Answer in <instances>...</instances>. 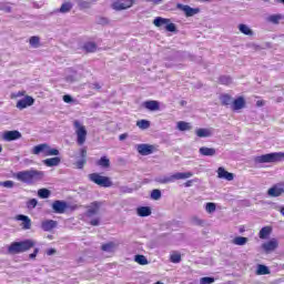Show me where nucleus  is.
Wrapping results in <instances>:
<instances>
[{
  "mask_svg": "<svg viewBox=\"0 0 284 284\" xmlns=\"http://www.w3.org/2000/svg\"><path fill=\"white\" fill-rule=\"evenodd\" d=\"M151 199L153 201H159L161 199V190L159 189H154L152 192H151Z\"/></svg>",
  "mask_w": 284,
  "mask_h": 284,
  "instance_id": "obj_47",
  "label": "nucleus"
},
{
  "mask_svg": "<svg viewBox=\"0 0 284 284\" xmlns=\"http://www.w3.org/2000/svg\"><path fill=\"white\" fill-rule=\"evenodd\" d=\"M2 187L12 189V187H14V182L10 181V180L4 181V182H2Z\"/></svg>",
  "mask_w": 284,
  "mask_h": 284,
  "instance_id": "obj_53",
  "label": "nucleus"
},
{
  "mask_svg": "<svg viewBox=\"0 0 284 284\" xmlns=\"http://www.w3.org/2000/svg\"><path fill=\"white\" fill-rule=\"evenodd\" d=\"M171 263H181V254L179 253H173L171 255Z\"/></svg>",
  "mask_w": 284,
  "mask_h": 284,
  "instance_id": "obj_49",
  "label": "nucleus"
},
{
  "mask_svg": "<svg viewBox=\"0 0 284 284\" xmlns=\"http://www.w3.org/2000/svg\"><path fill=\"white\" fill-rule=\"evenodd\" d=\"M214 281V277H202L200 278V284H212Z\"/></svg>",
  "mask_w": 284,
  "mask_h": 284,
  "instance_id": "obj_50",
  "label": "nucleus"
},
{
  "mask_svg": "<svg viewBox=\"0 0 284 284\" xmlns=\"http://www.w3.org/2000/svg\"><path fill=\"white\" fill-rule=\"evenodd\" d=\"M72 8H74L72 2H64V3L61 4L58 12H60L61 14H68V12H70L72 10Z\"/></svg>",
  "mask_w": 284,
  "mask_h": 284,
  "instance_id": "obj_28",
  "label": "nucleus"
},
{
  "mask_svg": "<svg viewBox=\"0 0 284 284\" xmlns=\"http://www.w3.org/2000/svg\"><path fill=\"white\" fill-rule=\"evenodd\" d=\"M77 2L80 10H89V8H92V2L85 1V0H73Z\"/></svg>",
  "mask_w": 284,
  "mask_h": 284,
  "instance_id": "obj_32",
  "label": "nucleus"
},
{
  "mask_svg": "<svg viewBox=\"0 0 284 284\" xmlns=\"http://www.w3.org/2000/svg\"><path fill=\"white\" fill-rule=\"evenodd\" d=\"M47 254H48V256H52V255L57 254V250L50 248L47 251Z\"/></svg>",
  "mask_w": 284,
  "mask_h": 284,
  "instance_id": "obj_59",
  "label": "nucleus"
},
{
  "mask_svg": "<svg viewBox=\"0 0 284 284\" xmlns=\"http://www.w3.org/2000/svg\"><path fill=\"white\" fill-rule=\"evenodd\" d=\"M153 26H155V28H165L168 32H176V24L170 22L168 18L156 17L153 20Z\"/></svg>",
  "mask_w": 284,
  "mask_h": 284,
  "instance_id": "obj_6",
  "label": "nucleus"
},
{
  "mask_svg": "<svg viewBox=\"0 0 284 284\" xmlns=\"http://www.w3.org/2000/svg\"><path fill=\"white\" fill-rule=\"evenodd\" d=\"M101 205H103V202L94 201L90 205L87 206L85 216L88 219H92V216H97L99 214V211L101 210Z\"/></svg>",
  "mask_w": 284,
  "mask_h": 284,
  "instance_id": "obj_8",
  "label": "nucleus"
},
{
  "mask_svg": "<svg viewBox=\"0 0 284 284\" xmlns=\"http://www.w3.org/2000/svg\"><path fill=\"white\" fill-rule=\"evenodd\" d=\"M125 139H128V133H123L119 136L120 141H125Z\"/></svg>",
  "mask_w": 284,
  "mask_h": 284,
  "instance_id": "obj_62",
  "label": "nucleus"
},
{
  "mask_svg": "<svg viewBox=\"0 0 284 284\" xmlns=\"http://www.w3.org/2000/svg\"><path fill=\"white\" fill-rule=\"evenodd\" d=\"M138 216H150L152 214V209L150 206H140L136 209Z\"/></svg>",
  "mask_w": 284,
  "mask_h": 284,
  "instance_id": "obj_25",
  "label": "nucleus"
},
{
  "mask_svg": "<svg viewBox=\"0 0 284 284\" xmlns=\"http://www.w3.org/2000/svg\"><path fill=\"white\" fill-rule=\"evenodd\" d=\"M176 8L178 10H181L182 12H184L185 17H194V14H199V12H201L199 8H192L183 3H178Z\"/></svg>",
  "mask_w": 284,
  "mask_h": 284,
  "instance_id": "obj_12",
  "label": "nucleus"
},
{
  "mask_svg": "<svg viewBox=\"0 0 284 284\" xmlns=\"http://www.w3.org/2000/svg\"><path fill=\"white\" fill-rule=\"evenodd\" d=\"M194 176V173L192 172H178L171 176H159L155 179L156 183L161 184H168V183H174V181H183L185 179H192Z\"/></svg>",
  "mask_w": 284,
  "mask_h": 284,
  "instance_id": "obj_3",
  "label": "nucleus"
},
{
  "mask_svg": "<svg viewBox=\"0 0 284 284\" xmlns=\"http://www.w3.org/2000/svg\"><path fill=\"white\" fill-rule=\"evenodd\" d=\"M144 108L146 110H150L151 112H156V110H160L159 101L156 100H149L144 102Z\"/></svg>",
  "mask_w": 284,
  "mask_h": 284,
  "instance_id": "obj_22",
  "label": "nucleus"
},
{
  "mask_svg": "<svg viewBox=\"0 0 284 284\" xmlns=\"http://www.w3.org/2000/svg\"><path fill=\"white\" fill-rule=\"evenodd\" d=\"M93 88L95 89V90H101V84H99V83H93Z\"/></svg>",
  "mask_w": 284,
  "mask_h": 284,
  "instance_id": "obj_63",
  "label": "nucleus"
},
{
  "mask_svg": "<svg viewBox=\"0 0 284 284\" xmlns=\"http://www.w3.org/2000/svg\"><path fill=\"white\" fill-rule=\"evenodd\" d=\"M217 179H225V181H234V173L227 172L225 168L217 169Z\"/></svg>",
  "mask_w": 284,
  "mask_h": 284,
  "instance_id": "obj_17",
  "label": "nucleus"
},
{
  "mask_svg": "<svg viewBox=\"0 0 284 284\" xmlns=\"http://www.w3.org/2000/svg\"><path fill=\"white\" fill-rule=\"evenodd\" d=\"M222 105H233L234 99L230 94H223L220 97Z\"/></svg>",
  "mask_w": 284,
  "mask_h": 284,
  "instance_id": "obj_33",
  "label": "nucleus"
},
{
  "mask_svg": "<svg viewBox=\"0 0 284 284\" xmlns=\"http://www.w3.org/2000/svg\"><path fill=\"white\" fill-rule=\"evenodd\" d=\"M247 48H251L252 50H261V45L256 44V43H248Z\"/></svg>",
  "mask_w": 284,
  "mask_h": 284,
  "instance_id": "obj_57",
  "label": "nucleus"
},
{
  "mask_svg": "<svg viewBox=\"0 0 284 284\" xmlns=\"http://www.w3.org/2000/svg\"><path fill=\"white\" fill-rule=\"evenodd\" d=\"M245 98L239 97L237 99L233 100L232 110H243L245 108Z\"/></svg>",
  "mask_w": 284,
  "mask_h": 284,
  "instance_id": "obj_23",
  "label": "nucleus"
},
{
  "mask_svg": "<svg viewBox=\"0 0 284 284\" xmlns=\"http://www.w3.org/2000/svg\"><path fill=\"white\" fill-rule=\"evenodd\" d=\"M51 207H52L54 214H65V211L68 210V202L61 201V200H55L51 204Z\"/></svg>",
  "mask_w": 284,
  "mask_h": 284,
  "instance_id": "obj_10",
  "label": "nucleus"
},
{
  "mask_svg": "<svg viewBox=\"0 0 284 284\" xmlns=\"http://www.w3.org/2000/svg\"><path fill=\"white\" fill-rule=\"evenodd\" d=\"M89 181L95 183V185H99L100 187H112V180L99 173L89 174Z\"/></svg>",
  "mask_w": 284,
  "mask_h": 284,
  "instance_id": "obj_5",
  "label": "nucleus"
},
{
  "mask_svg": "<svg viewBox=\"0 0 284 284\" xmlns=\"http://www.w3.org/2000/svg\"><path fill=\"white\" fill-rule=\"evenodd\" d=\"M284 19V16L281 14V13H277V14H272L267 18V21L270 23H274L275 26H278V23H281V21H283Z\"/></svg>",
  "mask_w": 284,
  "mask_h": 284,
  "instance_id": "obj_29",
  "label": "nucleus"
},
{
  "mask_svg": "<svg viewBox=\"0 0 284 284\" xmlns=\"http://www.w3.org/2000/svg\"><path fill=\"white\" fill-rule=\"evenodd\" d=\"M37 254H39V248H34L33 253L29 255V258L34 260L37 258Z\"/></svg>",
  "mask_w": 284,
  "mask_h": 284,
  "instance_id": "obj_58",
  "label": "nucleus"
},
{
  "mask_svg": "<svg viewBox=\"0 0 284 284\" xmlns=\"http://www.w3.org/2000/svg\"><path fill=\"white\" fill-rule=\"evenodd\" d=\"M256 274H257V276H265V275L270 274V267H267L263 264H260L257 266Z\"/></svg>",
  "mask_w": 284,
  "mask_h": 284,
  "instance_id": "obj_34",
  "label": "nucleus"
},
{
  "mask_svg": "<svg viewBox=\"0 0 284 284\" xmlns=\"http://www.w3.org/2000/svg\"><path fill=\"white\" fill-rule=\"evenodd\" d=\"M205 210L209 214H212V213L216 212V204L213 202H209V203H206Z\"/></svg>",
  "mask_w": 284,
  "mask_h": 284,
  "instance_id": "obj_46",
  "label": "nucleus"
},
{
  "mask_svg": "<svg viewBox=\"0 0 284 284\" xmlns=\"http://www.w3.org/2000/svg\"><path fill=\"white\" fill-rule=\"evenodd\" d=\"M199 153L201 156H216V149L202 146L200 148Z\"/></svg>",
  "mask_w": 284,
  "mask_h": 284,
  "instance_id": "obj_21",
  "label": "nucleus"
},
{
  "mask_svg": "<svg viewBox=\"0 0 284 284\" xmlns=\"http://www.w3.org/2000/svg\"><path fill=\"white\" fill-rule=\"evenodd\" d=\"M34 247V242L32 240H24L20 242H12L8 246V254H23Z\"/></svg>",
  "mask_w": 284,
  "mask_h": 284,
  "instance_id": "obj_2",
  "label": "nucleus"
},
{
  "mask_svg": "<svg viewBox=\"0 0 284 284\" xmlns=\"http://www.w3.org/2000/svg\"><path fill=\"white\" fill-rule=\"evenodd\" d=\"M29 43L32 48H39V45H41V39L37 36H33L29 39Z\"/></svg>",
  "mask_w": 284,
  "mask_h": 284,
  "instance_id": "obj_38",
  "label": "nucleus"
},
{
  "mask_svg": "<svg viewBox=\"0 0 284 284\" xmlns=\"http://www.w3.org/2000/svg\"><path fill=\"white\" fill-rule=\"evenodd\" d=\"M83 50H85V52H94L97 50V43L85 42L83 45Z\"/></svg>",
  "mask_w": 284,
  "mask_h": 284,
  "instance_id": "obj_39",
  "label": "nucleus"
},
{
  "mask_svg": "<svg viewBox=\"0 0 284 284\" xmlns=\"http://www.w3.org/2000/svg\"><path fill=\"white\" fill-rule=\"evenodd\" d=\"M191 223H192L193 225H203V220L199 219L197 216H193V217L191 219Z\"/></svg>",
  "mask_w": 284,
  "mask_h": 284,
  "instance_id": "obj_51",
  "label": "nucleus"
},
{
  "mask_svg": "<svg viewBox=\"0 0 284 284\" xmlns=\"http://www.w3.org/2000/svg\"><path fill=\"white\" fill-rule=\"evenodd\" d=\"M239 30L246 37H254V31L247 27V24H239Z\"/></svg>",
  "mask_w": 284,
  "mask_h": 284,
  "instance_id": "obj_30",
  "label": "nucleus"
},
{
  "mask_svg": "<svg viewBox=\"0 0 284 284\" xmlns=\"http://www.w3.org/2000/svg\"><path fill=\"white\" fill-rule=\"evenodd\" d=\"M47 149H48V144H45V143L39 144V145H36V146L33 148L32 153H33V154H41V152H43V154H45Z\"/></svg>",
  "mask_w": 284,
  "mask_h": 284,
  "instance_id": "obj_35",
  "label": "nucleus"
},
{
  "mask_svg": "<svg viewBox=\"0 0 284 284\" xmlns=\"http://www.w3.org/2000/svg\"><path fill=\"white\" fill-rule=\"evenodd\" d=\"M277 247H278V240L276 239H273L262 244V248L264 250V252H266V254H270V252H274V250H276Z\"/></svg>",
  "mask_w": 284,
  "mask_h": 284,
  "instance_id": "obj_16",
  "label": "nucleus"
},
{
  "mask_svg": "<svg viewBox=\"0 0 284 284\" xmlns=\"http://www.w3.org/2000/svg\"><path fill=\"white\" fill-rule=\"evenodd\" d=\"M192 183H194V180H189L184 183L185 187H192Z\"/></svg>",
  "mask_w": 284,
  "mask_h": 284,
  "instance_id": "obj_60",
  "label": "nucleus"
},
{
  "mask_svg": "<svg viewBox=\"0 0 284 284\" xmlns=\"http://www.w3.org/2000/svg\"><path fill=\"white\" fill-rule=\"evenodd\" d=\"M13 176L17 179V181H20V183L32 185L33 183H37V181H41V179L44 176V173L42 171L31 169L27 171H19Z\"/></svg>",
  "mask_w": 284,
  "mask_h": 284,
  "instance_id": "obj_1",
  "label": "nucleus"
},
{
  "mask_svg": "<svg viewBox=\"0 0 284 284\" xmlns=\"http://www.w3.org/2000/svg\"><path fill=\"white\" fill-rule=\"evenodd\" d=\"M195 134L200 139H207V138L212 136V130H210V129H197L195 131Z\"/></svg>",
  "mask_w": 284,
  "mask_h": 284,
  "instance_id": "obj_26",
  "label": "nucleus"
},
{
  "mask_svg": "<svg viewBox=\"0 0 284 284\" xmlns=\"http://www.w3.org/2000/svg\"><path fill=\"white\" fill-rule=\"evenodd\" d=\"M64 103H74V98L72 95L65 94L63 95Z\"/></svg>",
  "mask_w": 284,
  "mask_h": 284,
  "instance_id": "obj_54",
  "label": "nucleus"
},
{
  "mask_svg": "<svg viewBox=\"0 0 284 284\" xmlns=\"http://www.w3.org/2000/svg\"><path fill=\"white\" fill-rule=\"evenodd\" d=\"M30 105H34V98L30 95L17 102L18 110H26V108H30Z\"/></svg>",
  "mask_w": 284,
  "mask_h": 284,
  "instance_id": "obj_15",
  "label": "nucleus"
},
{
  "mask_svg": "<svg viewBox=\"0 0 284 284\" xmlns=\"http://www.w3.org/2000/svg\"><path fill=\"white\" fill-rule=\"evenodd\" d=\"M148 3H153V6H161V3H163V1L165 0H144Z\"/></svg>",
  "mask_w": 284,
  "mask_h": 284,
  "instance_id": "obj_56",
  "label": "nucleus"
},
{
  "mask_svg": "<svg viewBox=\"0 0 284 284\" xmlns=\"http://www.w3.org/2000/svg\"><path fill=\"white\" fill-rule=\"evenodd\" d=\"M21 132H19L18 130H13V131H6L2 135L3 141H19V139H21Z\"/></svg>",
  "mask_w": 284,
  "mask_h": 284,
  "instance_id": "obj_14",
  "label": "nucleus"
},
{
  "mask_svg": "<svg viewBox=\"0 0 284 284\" xmlns=\"http://www.w3.org/2000/svg\"><path fill=\"white\" fill-rule=\"evenodd\" d=\"M50 194H52V193H51L50 190H48V189H40V190L38 191V196H39L40 199H50Z\"/></svg>",
  "mask_w": 284,
  "mask_h": 284,
  "instance_id": "obj_41",
  "label": "nucleus"
},
{
  "mask_svg": "<svg viewBox=\"0 0 284 284\" xmlns=\"http://www.w3.org/2000/svg\"><path fill=\"white\" fill-rule=\"evenodd\" d=\"M17 221H21V227L22 230H31L32 227V220H30L28 217V215H23V214H20V215H17Z\"/></svg>",
  "mask_w": 284,
  "mask_h": 284,
  "instance_id": "obj_18",
  "label": "nucleus"
},
{
  "mask_svg": "<svg viewBox=\"0 0 284 284\" xmlns=\"http://www.w3.org/2000/svg\"><path fill=\"white\" fill-rule=\"evenodd\" d=\"M219 81L222 85H230L232 83V78L230 75H221Z\"/></svg>",
  "mask_w": 284,
  "mask_h": 284,
  "instance_id": "obj_44",
  "label": "nucleus"
},
{
  "mask_svg": "<svg viewBox=\"0 0 284 284\" xmlns=\"http://www.w3.org/2000/svg\"><path fill=\"white\" fill-rule=\"evenodd\" d=\"M155 284H163V282H156Z\"/></svg>",
  "mask_w": 284,
  "mask_h": 284,
  "instance_id": "obj_64",
  "label": "nucleus"
},
{
  "mask_svg": "<svg viewBox=\"0 0 284 284\" xmlns=\"http://www.w3.org/2000/svg\"><path fill=\"white\" fill-rule=\"evenodd\" d=\"M284 161L283 152L266 153L254 158V163H281Z\"/></svg>",
  "mask_w": 284,
  "mask_h": 284,
  "instance_id": "obj_4",
  "label": "nucleus"
},
{
  "mask_svg": "<svg viewBox=\"0 0 284 284\" xmlns=\"http://www.w3.org/2000/svg\"><path fill=\"white\" fill-rule=\"evenodd\" d=\"M80 156L81 159L75 162V166L78 170H83L85 168V163H88V149L82 148L80 150Z\"/></svg>",
  "mask_w": 284,
  "mask_h": 284,
  "instance_id": "obj_13",
  "label": "nucleus"
},
{
  "mask_svg": "<svg viewBox=\"0 0 284 284\" xmlns=\"http://www.w3.org/2000/svg\"><path fill=\"white\" fill-rule=\"evenodd\" d=\"M74 126L77 128V143L78 145H83V143H85V139H88V131L85 130V126H81V123H79V121L74 122Z\"/></svg>",
  "mask_w": 284,
  "mask_h": 284,
  "instance_id": "obj_7",
  "label": "nucleus"
},
{
  "mask_svg": "<svg viewBox=\"0 0 284 284\" xmlns=\"http://www.w3.org/2000/svg\"><path fill=\"white\" fill-rule=\"evenodd\" d=\"M39 204V201H37V199H31L29 200V202L27 203V207L29 210H34V207H37V205Z\"/></svg>",
  "mask_w": 284,
  "mask_h": 284,
  "instance_id": "obj_48",
  "label": "nucleus"
},
{
  "mask_svg": "<svg viewBox=\"0 0 284 284\" xmlns=\"http://www.w3.org/2000/svg\"><path fill=\"white\" fill-rule=\"evenodd\" d=\"M134 6V0H116L112 3L113 10H128Z\"/></svg>",
  "mask_w": 284,
  "mask_h": 284,
  "instance_id": "obj_11",
  "label": "nucleus"
},
{
  "mask_svg": "<svg viewBox=\"0 0 284 284\" xmlns=\"http://www.w3.org/2000/svg\"><path fill=\"white\" fill-rule=\"evenodd\" d=\"M116 247H119V244H116V242H108L101 245L102 252H108L109 254L114 252Z\"/></svg>",
  "mask_w": 284,
  "mask_h": 284,
  "instance_id": "obj_24",
  "label": "nucleus"
},
{
  "mask_svg": "<svg viewBox=\"0 0 284 284\" xmlns=\"http://www.w3.org/2000/svg\"><path fill=\"white\" fill-rule=\"evenodd\" d=\"M45 156H59V151L57 149L50 148V145L47 144Z\"/></svg>",
  "mask_w": 284,
  "mask_h": 284,
  "instance_id": "obj_45",
  "label": "nucleus"
},
{
  "mask_svg": "<svg viewBox=\"0 0 284 284\" xmlns=\"http://www.w3.org/2000/svg\"><path fill=\"white\" fill-rule=\"evenodd\" d=\"M247 237H243V236H236L234 240H233V244L234 245H246L247 244Z\"/></svg>",
  "mask_w": 284,
  "mask_h": 284,
  "instance_id": "obj_42",
  "label": "nucleus"
},
{
  "mask_svg": "<svg viewBox=\"0 0 284 284\" xmlns=\"http://www.w3.org/2000/svg\"><path fill=\"white\" fill-rule=\"evenodd\" d=\"M58 223L54 220H47L41 223L43 232H52L57 227Z\"/></svg>",
  "mask_w": 284,
  "mask_h": 284,
  "instance_id": "obj_20",
  "label": "nucleus"
},
{
  "mask_svg": "<svg viewBox=\"0 0 284 284\" xmlns=\"http://www.w3.org/2000/svg\"><path fill=\"white\" fill-rule=\"evenodd\" d=\"M138 128H140V130H148V128H150V121L148 120H140L136 122Z\"/></svg>",
  "mask_w": 284,
  "mask_h": 284,
  "instance_id": "obj_43",
  "label": "nucleus"
},
{
  "mask_svg": "<svg viewBox=\"0 0 284 284\" xmlns=\"http://www.w3.org/2000/svg\"><path fill=\"white\" fill-rule=\"evenodd\" d=\"M136 150L141 156H150V154H154L156 152V145L153 144H139Z\"/></svg>",
  "mask_w": 284,
  "mask_h": 284,
  "instance_id": "obj_9",
  "label": "nucleus"
},
{
  "mask_svg": "<svg viewBox=\"0 0 284 284\" xmlns=\"http://www.w3.org/2000/svg\"><path fill=\"white\" fill-rule=\"evenodd\" d=\"M272 234V229L270 226H264L260 231V239H267Z\"/></svg>",
  "mask_w": 284,
  "mask_h": 284,
  "instance_id": "obj_36",
  "label": "nucleus"
},
{
  "mask_svg": "<svg viewBox=\"0 0 284 284\" xmlns=\"http://www.w3.org/2000/svg\"><path fill=\"white\" fill-rule=\"evenodd\" d=\"M134 261L135 263H138L139 265H148V257H145L144 255H135L134 256Z\"/></svg>",
  "mask_w": 284,
  "mask_h": 284,
  "instance_id": "obj_40",
  "label": "nucleus"
},
{
  "mask_svg": "<svg viewBox=\"0 0 284 284\" xmlns=\"http://www.w3.org/2000/svg\"><path fill=\"white\" fill-rule=\"evenodd\" d=\"M268 196H281V194H284V189L281 184H276L273 187L268 189L267 191Z\"/></svg>",
  "mask_w": 284,
  "mask_h": 284,
  "instance_id": "obj_19",
  "label": "nucleus"
},
{
  "mask_svg": "<svg viewBox=\"0 0 284 284\" xmlns=\"http://www.w3.org/2000/svg\"><path fill=\"white\" fill-rule=\"evenodd\" d=\"M97 165L100 168H110V159L108 156H102L98 162Z\"/></svg>",
  "mask_w": 284,
  "mask_h": 284,
  "instance_id": "obj_37",
  "label": "nucleus"
},
{
  "mask_svg": "<svg viewBox=\"0 0 284 284\" xmlns=\"http://www.w3.org/2000/svg\"><path fill=\"white\" fill-rule=\"evenodd\" d=\"M178 130H180V132H187L192 130V124H190V122L180 121L178 122Z\"/></svg>",
  "mask_w": 284,
  "mask_h": 284,
  "instance_id": "obj_31",
  "label": "nucleus"
},
{
  "mask_svg": "<svg viewBox=\"0 0 284 284\" xmlns=\"http://www.w3.org/2000/svg\"><path fill=\"white\" fill-rule=\"evenodd\" d=\"M0 10H2V12H7V13H10L12 12V7L8 6V4H1L0 3Z\"/></svg>",
  "mask_w": 284,
  "mask_h": 284,
  "instance_id": "obj_52",
  "label": "nucleus"
},
{
  "mask_svg": "<svg viewBox=\"0 0 284 284\" xmlns=\"http://www.w3.org/2000/svg\"><path fill=\"white\" fill-rule=\"evenodd\" d=\"M90 225H93V227H97V226L101 225V220L99 217L93 219L90 221Z\"/></svg>",
  "mask_w": 284,
  "mask_h": 284,
  "instance_id": "obj_55",
  "label": "nucleus"
},
{
  "mask_svg": "<svg viewBox=\"0 0 284 284\" xmlns=\"http://www.w3.org/2000/svg\"><path fill=\"white\" fill-rule=\"evenodd\" d=\"M256 105H257V108H263V105H265V101L257 100Z\"/></svg>",
  "mask_w": 284,
  "mask_h": 284,
  "instance_id": "obj_61",
  "label": "nucleus"
},
{
  "mask_svg": "<svg viewBox=\"0 0 284 284\" xmlns=\"http://www.w3.org/2000/svg\"><path fill=\"white\" fill-rule=\"evenodd\" d=\"M44 165H47V168H57V165H59V163H61V158H50L43 161Z\"/></svg>",
  "mask_w": 284,
  "mask_h": 284,
  "instance_id": "obj_27",
  "label": "nucleus"
}]
</instances>
